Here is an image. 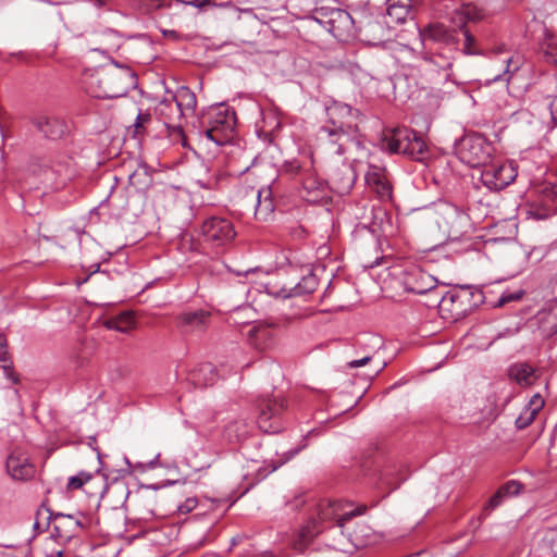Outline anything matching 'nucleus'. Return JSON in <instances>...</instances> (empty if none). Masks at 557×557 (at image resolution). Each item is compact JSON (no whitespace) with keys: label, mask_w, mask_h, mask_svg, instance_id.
Instances as JSON below:
<instances>
[{"label":"nucleus","mask_w":557,"mask_h":557,"mask_svg":"<svg viewBox=\"0 0 557 557\" xmlns=\"http://www.w3.org/2000/svg\"><path fill=\"white\" fill-rule=\"evenodd\" d=\"M327 121L319 131V140L330 153L344 154L358 133V110L332 101L325 108Z\"/></svg>","instance_id":"f257e3e1"},{"label":"nucleus","mask_w":557,"mask_h":557,"mask_svg":"<svg viewBox=\"0 0 557 557\" xmlns=\"http://www.w3.org/2000/svg\"><path fill=\"white\" fill-rule=\"evenodd\" d=\"M364 510V506L352 509L348 503L322 500L318 505L317 516L298 531L293 543L294 548L302 552L318 534L329 528V522L334 520L336 522L334 527L343 530L347 521L362 515Z\"/></svg>","instance_id":"f03ea898"},{"label":"nucleus","mask_w":557,"mask_h":557,"mask_svg":"<svg viewBox=\"0 0 557 557\" xmlns=\"http://www.w3.org/2000/svg\"><path fill=\"white\" fill-rule=\"evenodd\" d=\"M423 40H432L441 45L440 49H451L455 53L466 55L480 54L475 38L461 25L459 28L447 26L443 23L429 24L420 32Z\"/></svg>","instance_id":"7ed1b4c3"},{"label":"nucleus","mask_w":557,"mask_h":557,"mask_svg":"<svg viewBox=\"0 0 557 557\" xmlns=\"http://www.w3.org/2000/svg\"><path fill=\"white\" fill-rule=\"evenodd\" d=\"M236 124V115L230 108L211 107L200 120V134L216 145L225 144Z\"/></svg>","instance_id":"20e7f679"},{"label":"nucleus","mask_w":557,"mask_h":557,"mask_svg":"<svg viewBox=\"0 0 557 557\" xmlns=\"http://www.w3.org/2000/svg\"><path fill=\"white\" fill-rule=\"evenodd\" d=\"M120 69V71L101 70L91 77L90 88L96 87L91 90L94 97L111 99L119 98L127 92L133 74L127 66Z\"/></svg>","instance_id":"39448f33"},{"label":"nucleus","mask_w":557,"mask_h":557,"mask_svg":"<svg viewBox=\"0 0 557 557\" xmlns=\"http://www.w3.org/2000/svg\"><path fill=\"white\" fill-rule=\"evenodd\" d=\"M200 235L210 249L215 253H222L233 244L237 233L231 220L212 215L202 222Z\"/></svg>","instance_id":"423d86ee"},{"label":"nucleus","mask_w":557,"mask_h":557,"mask_svg":"<svg viewBox=\"0 0 557 557\" xmlns=\"http://www.w3.org/2000/svg\"><path fill=\"white\" fill-rule=\"evenodd\" d=\"M384 141L391 152L403 153L417 161H422L428 153L423 137L405 126L394 128Z\"/></svg>","instance_id":"0eeeda50"},{"label":"nucleus","mask_w":557,"mask_h":557,"mask_svg":"<svg viewBox=\"0 0 557 557\" xmlns=\"http://www.w3.org/2000/svg\"><path fill=\"white\" fill-rule=\"evenodd\" d=\"M435 223L448 238L455 240L468 232L470 219L462 209L453 203L444 202L436 208Z\"/></svg>","instance_id":"6e6552de"},{"label":"nucleus","mask_w":557,"mask_h":557,"mask_svg":"<svg viewBox=\"0 0 557 557\" xmlns=\"http://www.w3.org/2000/svg\"><path fill=\"white\" fill-rule=\"evenodd\" d=\"M286 409L284 398L280 397H262L258 400V418L259 429L264 433H277L282 430V416Z\"/></svg>","instance_id":"1a4fd4ad"},{"label":"nucleus","mask_w":557,"mask_h":557,"mask_svg":"<svg viewBox=\"0 0 557 557\" xmlns=\"http://www.w3.org/2000/svg\"><path fill=\"white\" fill-rule=\"evenodd\" d=\"M518 175L511 162H493L484 165L480 180L491 190H502L511 184Z\"/></svg>","instance_id":"9d476101"},{"label":"nucleus","mask_w":557,"mask_h":557,"mask_svg":"<svg viewBox=\"0 0 557 557\" xmlns=\"http://www.w3.org/2000/svg\"><path fill=\"white\" fill-rule=\"evenodd\" d=\"M458 153L462 162L476 168L487 160L491 147L481 135H467L460 141Z\"/></svg>","instance_id":"9b49d317"},{"label":"nucleus","mask_w":557,"mask_h":557,"mask_svg":"<svg viewBox=\"0 0 557 557\" xmlns=\"http://www.w3.org/2000/svg\"><path fill=\"white\" fill-rule=\"evenodd\" d=\"M351 520L346 522L345 529H339L342 536H345V533H347V539L338 541L336 544V548L341 552L350 553L352 549L368 546L373 541L374 532L370 525L364 522H356L351 529Z\"/></svg>","instance_id":"f8f14e48"},{"label":"nucleus","mask_w":557,"mask_h":557,"mask_svg":"<svg viewBox=\"0 0 557 557\" xmlns=\"http://www.w3.org/2000/svg\"><path fill=\"white\" fill-rule=\"evenodd\" d=\"M154 113L163 122L170 136H184L181 121L185 116L172 97L161 100L156 106Z\"/></svg>","instance_id":"ddd939ff"},{"label":"nucleus","mask_w":557,"mask_h":557,"mask_svg":"<svg viewBox=\"0 0 557 557\" xmlns=\"http://www.w3.org/2000/svg\"><path fill=\"white\" fill-rule=\"evenodd\" d=\"M7 471L13 480L26 481L34 476L35 467L27 454L21 448H14L7 458Z\"/></svg>","instance_id":"4468645a"},{"label":"nucleus","mask_w":557,"mask_h":557,"mask_svg":"<svg viewBox=\"0 0 557 557\" xmlns=\"http://www.w3.org/2000/svg\"><path fill=\"white\" fill-rule=\"evenodd\" d=\"M458 54L453 52L451 49H448V51L438 49L435 53L425 52L422 55V60L428 65L429 71L436 72L438 75L442 74L443 79L446 82L451 77V67Z\"/></svg>","instance_id":"2eb2a0df"},{"label":"nucleus","mask_w":557,"mask_h":557,"mask_svg":"<svg viewBox=\"0 0 557 557\" xmlns=\"http://www.w3.org/2000/svg\"><path fill=\"white\" fill-rule=\"evenodd\" d=\"M211 313L199 309L195 311H185L176 317V326L182 333L203 332L209 324Z\"/></svg>","instance_id":"dca6fc26"},{"label":"nucleus","mask_w":557,"mask_h":557,"mask_svg":"<svg viewBox=\"0 0 557 557\" xmlns=\"http://www.w3.org/2000/svg\"><path fill=\"white\" fill-rule=\"evenodd\" d=\"M248 344L258 351H268L275 346L272 326L265 323L253 324L247 332Z\"/></svg>","instance_id":"f3484780"},{"label":"nucleus","mask_w":557,"mask_h":557,"mask_svg":"<svg viewBox=\"0 0 557 557\" xmlns=\"http://www.w3.org/2000/svg\"><path fill=\"white\" fill-rule=\"evenodd\" d=\"M275 187L273 185L258 190L255 216L258 221L268 222L272 220L275 211Z\"/></svg>","instance_id":"a211bd4d"},{"label":"nucleus","mask_w":557,"mask_h":557,"mask_svg":"<svg viewBox=\"0 0 557 557\" xmlns=\"http://www.w3.org/2000/svg\"><path fill=\"white\" fill-rule=\"evenodd\" d=\"M49 518L53 522L55 535L63 540H70L73 536H76L77 532L83 529V523L71 515L51 512Z\"/></svg>","instance_id":"6ab92c4d"},{"label":"nucleus","mask_w":557,"mask_h":557,"mask_svg":"<svg viewBox=\"0 0 557 557\" xmlns=\"http://www.w3.org/2000/svg\"><path fill=\"white\" fill-rule=\"evenodd\" d=\"M33 125L49 139H59L67 132L64 120L57 116H36L33 119Z\"/></svg>","instance_id":"aec40b11"},{"label":"nucleus","mask_w":557,"mask_h":557,"mask_svg":"<svg viewBox=\"0 0 557 557\" xmlns=\"http://www.w3.org/2000/svg\"><path fill=\"white\" fill-rule=\"evenodd\" d=\"M366 183L377 194L380 199L387 200L392 198V185L382 169L371 168L366 174Z\"/></svg>","instance_id":"412c9836"},{"label":"nucleus","mask_w":557,"mask_h":557,"mask_svg":"<svg viewBox=\"0 0 557 557\" xmlns=\"http://www.w3.org/2000/svg\"><path fill=\"white\" fill-rule=\"evenodd\" d=\"M318 287V277L312 272L304 275L302 278L293 287H282L275 293L282 298L305 296L313 293Z\"/></svg>","instance_id":"4be33fe9"},{"label":"nucleus","mask_w":557,"mask_h":557,"mask_svg":"<svg viewBox=\"0 0 557 557\" xmlns=\"http://www.w3.org/2000/svg\"><path fill=\"white\" fill-rule=\"evenodd\" d=\"M508 375L520 386H531L539 377L537 371L528 362H517L509 367Z\"/></svg>","instance_id":"5701e85b"},{"label":"nucleus","mask_w":557,"mask_h":557,"mask_svg":"<svg viewBox=\"0 0 557 557\" xmlns=\"http://www.w3.org/2000/svg\"><path fill=\"white\" fill-rule=\"evenodd\" d=\"M188 377L195 386L206 387L215 383L216 370L212 363L205 362L191 370Z\"/></svg>","instance_id":"b1692460"},{"label":"nucleus","mask_w":557,"mask_h":557,"mask_svg":"<svg viewBox=\"0 0 557 557\" xmlns=\"http://www.w3.org/2000/svg\"><path fill=\"white\" fill-rule=\"evenodd\" d=\"M471 300L472 304L470 306H479L484 301L483 293L479 289L471 292L469 288H465L460 293H447L442 297L441 305H455L457 302L462 305L466 301L471 302Z\"/></svg>","instance_id":"393cba45"},{"label":"nucleus","mask_w":557,"mask_h":557,"mask_svg":"<svg viewBox=\"0 0 557 557\" xmlns=\"http://www.w3.org/2000/svg\"><path fill=\"white\" fill-rule=\"evenodd\" d=\"M171 97L175 103H177V107L181 109L185 117L194 114L197 106V98L190 88L187 86H181Z\"/></svg>","instance_id":"a878e982"},{"label":"nucleus","mask_w":557,"mask_h":557,"mask_svg":"<svg viewBox=\"0 0 557 557\" xmlns=\"http://www.w3.org/2000/svg\"><path fill=\"white\" fill-rule=\"evenodd\" d=\"M405 287L413 294H425L433 288V280L420 270H414L405 281Z\"/></svg>","instance_id":"bb28decb"},{"label":"nucleus","mask_w":557,"mask_h":557,"mask_svg":"<svg viewBox=\"0 0 557 557\" xmlns=\"http://www.w3.org/2000/svg\"><path fill=\"white\" fill-rule=\"evenodd\" d=\"M333 188L341 194L348 193L355 183V173L350 166L345 165L331 175Z\"/></svg>","instance_id":"cd10ccee"},{"label":"nucleus","mask_w":557,"mask_h":557,"mask_svg":"<svg viewBox=\"0 0 557 557\" xmlns=\"http://www.w3.org/2000/svg\"><path fill=\"white\" fill-rule=\"evenodd\" d=\"M249 433L250 425L244 419L232 421L224 429V436L230 443L242 442L248 437Z\"/></svg>","instance_id":"c85d7f7f"},{"label":"nucleus","mask_w":557,"mask_h":557,"mask_svg":"<svg viewBox=\"0 0 557 557\" xmlns=\"http://www.w3.org/2000/svg\"><path fill=\"white\" fill-rule=\"evenodd\" d=\"M540 50L547 62L557 64V36L546 27L543 28Z\"/></svg>","instance_id":"c756f323"},{"label":"nucleus","mask_w":557,"mask_h":557,"mask_svg":"<svg viewBox=\"0 0 557 557\" xmlns=\"http://www.w3.org/2000/svg\"><path fill=\"white\" fill-rule=\"evenodd\" d=\"M108 330H114L121 333L128 332L134 325V317L131 312H121L117 315L110 317L103 321Z\"/></svg>","instance_id":"7c9ffc66"},{"label":"nucleus","mask_w":557,"mask_h":557,"mask_svg":"<svg viewBox=\"0 0 557 557\" xmlns=\"http://www.w3.org/2000/svg\"><path fill=\"white\" fill-rule=\"evenodd\" d=\"M127 2L140 14H150L156 10L171 7V0H127Z\"/></svg>","instance_id":"2f4dec72"},{"label":"nucleus","mask_w":557,"mask_h":557,"mask_svg":"<svg viewBox=\"0 0 557 557\" xmlns=\"http://www.w3.org/2000/svg\"><path fill=\"white\" fill-rule=\"evenodd\" d=\"M300 181L304 189L308 193V195L319 191L323 187V182L318 177L313 169V161L309 162V168L302 174Z\"/></svg>","instance_id":"473e14b6"},{"label":"nucleus","mask_w":557,"mask_h":557,"mask_svg":"<svg viewBox=\"0 0 557 557\" xmlns=\"http://www.w3.org/2000/svg\"><path fill=\"white\" fill-rule=\"evenodd\" d=\"M411 8H405L404 5L388 4L386 9V16L388 21L386 23L401 24L411 14Z\"/></svg>","instance_id":"72a5a7b5"},{"label":"nucleus","mask_w":557,"mask_h":557,"mask_svg":"<svg viewBox=\"0 0 557 557\" xmlns=\"http://www.w3.org/2000/svg\"><path fill=\"white\" fill-rule=\"evenodd\" d=\"M10 361L9 351H8V341L4 334H0V362H3L2 366L7 376L12 379L14 383L17 382V379L14 376V373L11 369L10 364H7Z\"/></svg>","instance_id":"f704fd0d"},{"label":"nucleus","mask_w":557,"mask_h":557,"mask_svg":"<svg viewBox=\"0 0 557 557\" xmlns=\"http://www.w3.org/2000/svg\"><path fill=\"white\" fill-rule=\"evenodd\" d=\"M309 162H312V160L306 159L304 161H300V160L294 159L290 161H286L283 164V169L285 172H287L294 176H298L300 178L302 176V174L308 170Z\"/></svg>","instance_id":"c9c22d12"},{"label":"nucleus","mask_w":557,"mask_h":557,"mask_svg":"<svg viewBox=\"0 0 557 557\" xmlns=\"http://www.w3.org/2000/svg\"><path fill=\"white\" fill-rule=\"evenodd\" d=\"M94 478V474L88 471H81L76 475H72L67 480L66 488L74 491L82 488Z\"/></svg>","instance_id":"e433bc0d"},{"label":"nucleus","mask_w":557,"mask_h":557,"mask_svg":"<svg viewBox=\"0 0 557 557\" xmlns=\"http://www.w3.org/2000/svg\"><path fill=\"white\" fill-rule=\"evenodd\" d=\"M151 114L149 112H139L136 116L135 123L133 125L134 127V136H143L146 131L147 126L151 123Z\"/></svg>","instance_id":"4c0bfd02"},{"label":"nucleus","mask_w":557,"mask_h":557,"mask_svg":"<svg viewBox=\"0 0 557 557\" xmlns=\"http://www.w3.org/2000/svg\"><path fill=\"white\" fill-rule=\"evenodd\" d=\"M536 413L534 412V410H531L528 407H525L524 410L520 413V416L516 419V426L520 430L525 429L533 422Z\"/></svg>","instance_id":"58836bf2"},{"label":"nucleus","mask_w":557,"mask_h":557,"mask_svg":"<svg viewBox=\"0 0 557 557\" xmlns=\"http://www.w3.org/2000/svg\"><path fill=\"white\" fill-rule=\"evenodd\" d=\"M523 485L516 480H510L503 484L498 490L503 493L505 497L515 496L520 493Z\"/></svg>","instance_id":"ea45409f"},{"label":"nucleus","mask_w":557,"mask_h":557,"mask_svg":"<svg viewBox=\"0 0 557 557\" xmlns=\"http://www.w3.org/2000/svg\"><path fill=\"white\" fill-rule=\"evenodd\" d=\"M523 295H524V292L522 289H518L515 292L506 290L499 297L498 306H504L506 304L517 301V300L521 299Z\"/></svg>","instance_id":"a19ab883"},{"label":"nucleus","mask_w":557,"mask_h":557,"mask_svg":"<svg viewBox=\"0 0 557 557\" xmlns=\"http://www.w3.org/2000/svg\"><path fill=\"white\" fill-rule=\"evenodd\" d=\"M504 498L506 497L499 490H497L496 493L488 499V502L484 506L483 515L487 516L492 510L497 508L502 504Z\"/></svg>","instance_id":"79ce46f5"},{"label":"nucleus","mask_w":557,"mask_h":557,"mask_svg":"<svg viewBox=\"0 0 557 557\" xmlns=\"http://www.w3.org/2000/svg\"><path fill=\"white\" fill-rule=\"evenodd\" d=\"M149 176L145 171L135 172L132 175H129V183L131 185L135 186L136 188L145 187L149 184Z\"/></svg>","instance_id":"37998d69"},{"label":"nucleus","mask_w":557,"mask_h":557,"mask_svg":"<svg viewBox=\"0 0 557 557\" xmlns=\"http://www.w3.org/2000/svg\"><path fill=\"white\" fill-rule=\"evenodd\" d=\"M297 453H298V449H290L288 451H284L278 457V459L271 460L270 461L271 462V470H270V472L275 471L277 468H280L281 466H283L284 463L289 461Z\"/></svg>","instance_id":"c03bdc74"},{"label":"nucleus","mask_w":557,"mask_h":557,"mask_svg":"<svg viewBox=\"0 0 557 557\" xmlns=\"http://www.w3.org/2000/svg\"><path fill=\"white\" fill-rule=\"evenodd\" d=\"M198 505V499L196 497H188L184 503L177 506V511L182 515H186L191 512Z\"/></svg>","instance_id":"a18cd8bd"},{"label":"nucleus","mask_w":557,"mask_h":557,"mask_svg":"<svg viewBox=\"0 0 557 557\" xmlns=\"http://www.w3.org/2000/svg\"><path fill=\"white\" fill-rule=\"evenodd\" d=\"M288 234L292 236V238L300 240L306 237L307 232L301 225H293L288 227Z\"/></svg>","instance_id":"49530a36"},{"label":"nucleus","mask_w":557,"mask_h":557,"mask_svg":"<svg viewBox=\"0 0 557 557\" xmlns=\"http://www.w3.org/2000/svg\"><path fill=\"white\" fill-rule=\"evenodd\" d=\"M512 117L517 122H528L529 124L532 123L533 115L528 110H520L516 112Z\"/></svg>","instance_id":"de8ad7c7"},{"label":"nucleus","mask_w":557,"mask_h":557,"mask_svg":"<svg viewBox=\"0 0 557 557\" xmlns=\"http://www.w3.org/2000/svg\"><path fill=\"white\" fill-rule=\"evenodd\" d=\"M544 400L542 397L537 394L532 397L529 405L527 406L529 409L534 410L535 413L540 411V409L543 407Z\"/></svg>","instance_id":"09e8293b"},{"label":"nucleus","mask_w":557,"mask_h":557,"mask_svg":"<svg viewBox=\"0 0 557 557\" xmlns=\"http://www.w3.org/2000/svg\"><path fill=\"white\" fill-rule=\"evenodd\" d=\"M372 359L371 355L368 354L360 359L351 360L347 363L348 368H358L367 364Z\"/></svg>","instance_id":"8fccbe9b"},{"label":"nucleus","mask_w":557,"mask_h":557,"mask_svg":"<svg viewBox=\"0 0 557 557\" xmlns=\"http://www.w3.org/2000/svg\"><path fill=\"white\" fill-rule=\"evenodd\" d=\"M364 342L371 343L372 350H374L376 347H380L382 344L381 338L376 337L374 335H368V336H364L363 341L362 339L358 341L359 344H363Z\"/></svg>","instance_id":"3c124183"},{"label":"nucleus","mask_w":557,"mask_h":557,"mask_svg":"<svg viewBox=\"0 0 557 557\" xmlns=\"http://www.w3.org/2000/svg\"><path fill=\"white\" fill-rule=\"evenodd\" d=\"M506 64H507V65H506V71H505L506 73H515V72H517V71L519 70V67H520V63H519V61H518V60H517V61H515L512 57H511V58H508V59L506 60Z\"/></svg>","instance_id":"603ef678"},{"label":"nucleus","mask_w":557,"mask_h":557,"mask_svg":"<svg viewBox=\"0 0 557 557\" xmlns=\"http://www.w3.org/2000/svg\"><path fill=\"white\" fill-rule=\"evenodd\" d=\"M549 111L552 121L555 125H557V95L553 98V100L549 103Z\"/></svg>","instance_id":"864d4df0"},{"label":"nucleus","mask_w":557,"mask_h":557,"mask_svg":"<svg viewBox=\"0 0 557 557\" xmlns=\"http://www.w3.org/2000/svg\"><path fill=\"white\" fill-rule=\"evenodd\" d=\"M387 5L388 4H394V5H404L405 8H411L412 9V1L411 0H387Z\"/></svg>","instance_id":"5fc2aeb1"},{"label":"nucleus","mask_w":557,"mask_h":557,"mask_svg":"<svg viewBox=\"0 0 557 557\" xmlns=\"http://www.w3.org/2000/svg\"><path fill=\"white\" fill-rule=\"evenodd\" d=\"M385 366H386V363H385V362H383L381 366H379V367L374 370L373 374H374V375H376L377 373H380V372L384 369V367H385Z\"/></svg>","instance_id":"6e6d98bb"},{"label":"nucleus","mask_w":557,"mask_h":557,"mask_svg":"<svg viewBox=\"0 0 557 557\" xmlns=\"http://www.w3.org/2000/svg\"><path fill=\"white\" fill-rule=\"evenodd\" d=\"M382 480H384L387 485H392V481L387 478L386 472L382 473Z\"/></svg>","instance_id":"4d7b16f0"},{"label":"nucleus","mask_w":557,"mask_h":557,"mask_svg":"<svg viewBox=\"0 0 557 557\" xmlns=\"http://www.w3.org/2000/svg\"><path fill=\"white\" fill-rule=\"evenodd\" d=\"M450 310L454 311V309H450ZM466 311H467V308H459V307L455 308V313L456 314H460V313L466 312Z\"/></svg>","instance_id":"13d9d810"},{"label":"nucleus","mask_w":557,"mask_h":557,"mask_svg":"<svg viewBox=\"0 0 557 557\" xmlns=\"http://www.w3.org/2000/svg\"><path fill=\"white\" fill-rule=\"evenodd\" d=\"M55 557H64V553L62 550H59L55 553Z\"/></svg>","instance_id":"bf43d9fd"},{"label":"nucleus","mask_w":557,"mask_h":557,"mask_svg":"<svg viewBox=\"0 0 557 557\" xmlns=\"http://www.w3.org/2000/svg\"><path fill=\"white\" fill-rule=\"evenodd\" d=\"M398 485H399V483L395 484L392 488L395 490L398 487Z\"/></svg>","instance_id":"052dcab7"},{"label":"nucleus","mask_w":557,"mask_h":557,"mask_svg":"<svg viewBox=\"0 0 557 557\" xmlns=\"http://www.w3.org/2000/svg\"><path fill=\"white\" fill-rule=\"evenodd\" d=\"M556 246H557V240H556Z\"/></svg>","instance_id":"680f3d73"}]
</instances>
